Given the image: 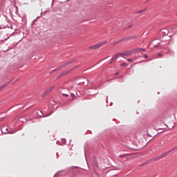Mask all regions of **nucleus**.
<instances>
[{"instance_id": "obj_8", "label": "nucleus", "mask_w": 177, "mask_h": 177, "mask_svg": "<svg viewBox=\"0 0 177 177\" xmlns=\"http://www.w3.org/2000/svg\"><path fill=\"white\" fill-rule=\"evenodd\" d=\"M9 84H10V82H8L6 84L1 86L0 87V91H1V89H4V88H6V86H7L8 85H9Z\"/></svg>"}, {"instance_id": "obj_7", "label": "nucleus", "mask_w": 177, "mask_h": 177, "mask_svg": "<svg viewBox=\"0 0 177 177\" xmlns=\"http://www.w3.org/2000/svg\"><path fill=\"white\" fill-rule=\"evenodd\" d=\"M55 86H53L51 87H50L49 88H48L44 93L43 94V96H46V95H48V93H49V92H50L52 91V89H53Z\"/></svg>"}, {"instance_id": "obj_4", "label": "nucleus", "mask_w": 177, "mask_h": 177, "mask_svg": "<svg viewBox=\"0 0 177 177\" xmlns=\"http://www.w3.org/2000/svg\"><path fill=\"white\" fill-rule=\"evenodd\" d=\"M134 38H136V37H129L127 38H123L122 39H120L118 41H115L113 43V46L117 45V44H120V42H122L123 41H128V39H133Z\"/></svg>"}, {"instance_id": "obj_9", "label": "nucleus", "mask_w": 177, "mask_h": 177, "mask_svg": "<svg viewBox=\"0 0 177 177\" xmlns=\"http://www.w3.org/2000/svg\"><path fill=\"white\" fill-rule=\"evenodd\" d=\"M159 158H161V156H155L154 158H151L150 161H157Z\"/></svg>"}, {"instance_id": "obj_14", "label": "nucleus", "mask_w": 177, "mask_h": 177, "mask_svg": "<svg viewBox=\"0 0 177 177\" xmlns=\"http://www.w3.org/2000/svg\"><path fill=\"white\" fill-rule=\"evenodd\" d=\"M143 12H146V9L140 10L137 13H143Z\"/></svg>"}, {"instance_id": "obj_13", "label": "nucleus", "mask_w": 177, "mask_h": 177, "mask_svg": "<svg viewBox=\"0 0 177 177\" xmlns=\"http://www.w3.org/2000/svg\"><path fill=\"white\" fill-rule=\"evenodd\" d=\"M71 97H72V100H74V99H75V95H74V93H71Z\"/></svg>"}, {"instance_id": "obj_19", "label": "nucleus", "mask_w": 177, "mask_h": 177, "mask_svg": "<svg viewBox=\"0 0 177 177\" xmlns=\"http://www.w3.org/2000/svg\"><path fill=\"white\" fill-rule=\"evenodd\" d=\"M1 131H2V132H3V131H5V127H3V128L1 129Z\"/></svg>"}, {"instance_id": "obj_15", "label": "nucleus", "mask_w": 177, "mask_h": 177, "mask_svg": "<svg viewBox=\"0 0 177 177\" xmlns=\"http://www.w3.org/2000/svg\"><path fill=\"white\" fill-rule=\"evenodd\" d=\"M62 96H64L65 97H68V94L62 93Z\"/></svg>"}, {"instance_id": "obj_21", "label": "nucleus", "mask_w": 177, "mask_h": 177, "mask_svg": "<svg viewBox=\"0 0 177 177\" xmlns=\"http://www.w3.org/2000/svg\"><path fill=\"white\" fill-rule=\"evenodd\" d=\"M126 156H131V153H129V154H126Z\"/></svg>"}, {"instance_id": "obj_12", "label": "nucleus", "mask_w": 177, "mask_h": 177, "mask_svg": "<svg viewBox=\"0 0 177 177\" xmlns=\"http://www.w3.org/2000/svg\"><path fill=\"white\" fill-rule=\"evenodd\" d=\"M162 32H163V34H165V35H168V30L165 29H162Z\"/></svg>"}, {"instance_id": "obj_22", "label": "nucleus", "mask_w": 177, "mask_h": 177, "mask_svg": "<svg viewBox=\"0 0 177 177\" xmlns=\"http://www.w3.org/2000/svg\"><path fill=\"white\" fill-rule=\"evenodd\" d=\"M145 56V57H147V55H144Z\"/></svg>"}, {"instance_id": "obj_17", "label": "nucleus", "mask_w": 177, "mask_h": 177, "mask_svg": "<svg viewBox=\"0 0 177 177\" xmlns=\"http://www.w3.org/2000/svg\"><path fill=\"white\" fill-rule=\"evenodd\" d=\"M120 66H127V64H126V63H123V64H122Z\"/></svg>"}, {"instance_id": "obj_20", "label": "nucleus", "mask_w": 177, "mask_h": 177, "mask_svg": "<svg viewBox=\"0 0 177 177\" xmlns=\"http://www.w3.org/2000/svg\"><path fill=\"white\" fill-rule=\"evenodd\" d=\"M70 63H71V62H67L66 64H70Z\"/></svg>"}, {"instance_id": "obj_11", "label": "nucleus", "mask_w": 177, "mask_h": 177, "mask_svg": "<svg viewBox=\"0 0 177 177\" xmlns=\"http://www.w3.org/2000/svg\"><path fill=\"white\" fill-rule=\"evenodd\" d=\"M125 56H129V55H132V51H127L124 54Z\"/></svg>"}, {"instance_id": "obj_23", "label": "nucleus", "mask_w": 177, "mask_h": 177, "mask_svg": "<svg viewBox=\"0 0 177 177\" xmlns=\"http://www.w3.org/2000/svg\"><path fill=\"white\" fill-rule=\"evenodd\" d=\"M85 158H86V156H85Z\"/></svg>"}, {"instance_id": "obj_1", "label": "nucleus", "mask_w": 177, "mask_h": 177, "mask_svg": "<svg viewBox=\"0 0 177 177\" xmlns=\"http://www.w3.org/2000/svg\"><path fill=\"white\" fill-rule=\"evenodd\" d=\"M106 44H107V41H102L97 44L90 46L89 49H99V48H102V46L106 45Z\"/></svg>"}, {"instance_id": "obj_5", "label": "nucleus", "mask_w": 177, "mask_h": 177, "mask_svg": "<svg viewBox=\"0 0 177 177\" xmlns=\"http://www.w3.org/2000/svg\"><path fill=\"white\" fill-rule=\"evenodd\" d=\"M74 168H77V167L72 166V167H68V169H66L65 170L58 171L57 174H60V172H64L65 174H67L68 172H70V171H71V169H74Z\"/></svg>"}, {"instance_id": "obj_18", "label": "nucleus", "mask_w": 177, "mask_h": 177, "mask_svg": "<svg viewBox=\"0 0 177 177\" xmlns=\"http://www.w3.org/2000/svg\"><path fill=\"white\" fill-rule=\"evenodd\" d=\"M118 175H117V174L112 176V177H118Z\"/></svg>"}, {"instance_id": "obj_24", "label": "nucleus", "mask_w": 177, "mask_h": 177, "mask_svg": "<svg viewBox=\"0 0 177 177\" xmlns=\"http://www.w3.org/2000/svg\"><path fill=\"white\" fill-rule=\"evenodd\" d=\"M120 157L121 158V157H122V156H120Z\"/></svg>"}, {"instance_id": "obj_6", "label": "nucleus", "mask_w": 177, "mask_h": 177, "mask_svg": "<svg viewBox=\"0 0 177 177\" xmlns=\"http://www.w3.org/2000/svg\"><path fill=\"white\" fill-rule=\"evenodd\" d=\"M120 56H122V54H119V55H116L113 56L111 62H110V64H111V63H113V62L117 60V58L120 57Z\"/></svg>"}, {"instance_id": "obj_16", "label": "nucleus", "mask_w": 177, "mask_h": 177, "mask_svg": "<svg viewBox=\"0 0 177 177\" xmlns=\"http://www.w3.org/2000/svg\"><path fill=\"white\" fill-rule=\"evenodd\" d=\"M127 62H132V58H129L127 59Z\"/></svg>"}, {"instance_id": "obj_3", "label": "nucleus", "mask_w": 177, "mask_h": 177, "mask_svg": "<svg viewBox=\"0 0 177 177\" xmlns=\"http://www.w3.org/2000/svg\"><path fill=\"white\" fill-rule=\"evenodd\" d=\"M176 149V147L173 148L167 151H165L162 153V156H172V154H175V150Z\"/></svg>"}, {"instance_id": "obj_10", "label": "nucleus", "mask_w": 177, "mask_h": 177, "mask_svg": "<svg viewBox=\"0 0 177 177\" xmlns=\"http://www.w3.org/2000/svg\"><path fill=\"white\" fill-rule=\"evenodd\" d=\"M135 50L136 52H145L146 50H145L144 48H136Z\"/></svg>"}, {"instance_id": "obj_2", "label": "nucleus", "mask_w": 177, "mask_h": 177, "mask_svg": "<svg viewBox=\"0 0 177 177\" xmlns=\"http://www.w3.org/2000/svg\"><path fill=\"white\" fill-rule=\"evenodd\" d=\"M92 165L95 171H96V169H99V163L97 162V160L95 158H93Z\"/></svg>"}]
</instances>
